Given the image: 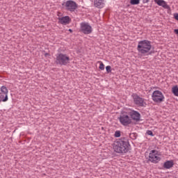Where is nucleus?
Here are the masks:
<instances>
[{"mask_svg": "<svg viewBox=\"0 0 178 178\" xmlns=\"http://www.w3.org/2000/svg\"><path fill=\"white\" fill-rule=\"evenodd\" d=\"M9 98L8 97V95H3V93H0V102H8Z\"/></svg>", "mask_w": 178, "mask_h": 178, "instance_id": "nucleus-15", "label": "nucleus"}, {"mask_svg": "<svg viewBox=\"0 0 178 178\" xmlns=\"http://www.w3.org/2000/svg\"><path fill=\"white\" fill-rule=\"evenodd\" d=\"M58 22L60 24H69L70 23V17L69 16L59 17Z\"/></svg>", "mask_w": 178, "mask_h": 178, "instance_id": "nucleus-13", "label": "nucleus"}, {"mask_svg": "<svg viewBox=\"0 0 178 178\" xmlns=\"http://www.w3.org/2000/svg\"><path fill=\"white\" fill-rule=\"evenodd\" d=\"M134 102L138 106H144V105H145L144 99L140 97L138 95H134Z\"/></svg>", "mask_w": 178, "mask_h": 178, "instance_id": "nucleus-10", "label": "nucleus"}, {"mask_svg": "<svg viewBox=\"0 0 178 178\" xmlns=\"http://www.w3.org/2000/svg\"><path fill=\"white\" fill-rule=\"evenodd\" d=\"M69 31H70V33H72L73 31L72 29H69Z\"/></svg>", "mask_w": 178, "mask_h": 178, "instance_id": "nucleus-26", "label": "nucleus"}, {"mask_svg": "<svg viewBox=\"0 0 178 178\" xmlns=\"http://www.w3.org/2000/svg\"><path fill=\"white\" fill-rule=\"evenodd\" d=\"M151 49H152V45L150 41L145 40L138 42L137 51L141 56H148V55H151V54H152Z\"/></svg>", "mask_w": 178, "mask_h": 178, "instance_id": "nucleus-2", "label": "nucleus"}, {"mask_svg": "<svg viewBox=\"0 0 178 178\" xmlns=\"http://www.w3.org/2000/svg\"><path fill=\"white\" fill-rule=\"evenodd\" d=\"M80 30L83 34H91L92 26L88 22H83L80 24Z\"/></svg>", "mask_w": 178, "mask_h": 178, "instance_id": "nucleus-6", "label": "nucleus"}, {"mask_svg": "<svg viewBox=\"0 0 178 178\" xmlns=\"http://www.w3.org/2000/svg\"><path fill=\"white\" fill-rule=\"evenodd\" d=\"M111 65H108L106 67V70L107 72V73H111L112 72V70H111Z\"/></svg>", "mask_w": 178, "mask_h": 178, "instance_id": "nucleus-21", "label": "nucleus"}, {"mask_svg": "<svg viewBox=\"0 0 178 178\" xmlns=\"http://www.w3.org/2000/svg\"><path fill=\"white\" fill-rule=\"evenodd\" d=\"M79 8V5L73 0H67L65 2V9L69 12H74Z\"/></svg>", "mask_w": 178, "mask_h": 178, "instance_id": "nucleus-8", "label": "nucleus"}, {"mask_svg": "<svg viewBox=\"0 0 178 178\" xmlns=\"http://www.w3.org/2000/svg\"><path fill=\"white\" fill-rule=\"evenodd\" d=\"M115 137L116 138H119L120 137L121 134H120V131H115V134H114Z\"/></svg>", "mask_w": 178, "mask_h": 178, "instance_id": "nucleus-22", "label": "nucleus"}, {"mask_svg": "<svg viewBox=\"0 0 178 178\" xmlns=\"http://www.w3.org/2000/svg\"><path fill=\"white\" fill-rule=\"evenodd\" d=\"M161 154L156 149H152L149 154V161L152 163H159L161 161Z\"/></svg>", "mask_w": 178, "mask_h": 178, "instance_id": "nucleus-5", "label": "nucleus"}, {"mask_svg": "<svg viewBox=\"0 0 178 178\" xmlns=\"http://www.w3.org/2000/svg\"><path fill=\"white\" fill-rule=\"evenodd\" d=\"M155 3H157L159 6H162L164 9H169L170 8L169 5L164 0H154Z\"/></svg>", "mask_w": 178, "mask_h": 178, "instance_id": "nucleus-11", "label": "nucleus"}, {"mask_svg": "<svg viewBox=\"0 0 178 178\" xmlns=\"http://www.w3.org/2000/svg\"><path fill=\"white\" fill-rule=\"evenodd\" d=\"M152 99L156 104H161L165 101V96L161 90H154L152 94Z\"/></svg>", "mask_w": 178, "mask_h": 178, "instance_id": "nucleus-4", "label": "nucleus"}, {"mask_svg": "<svg viewBox=\"0 0 178 178\" xmlns=\"http://www.w3.org/2000/svg\"><path fill=\"white\" fill-rule=\"evenodd\" d=\"M174 165L175 163L173 162V160H168L164 162L163 168L164 169H170L171 168H173Z\"/></svg>", "mask_w": 178, "mask_h": 178, "instance_id": "nucleus-14", "label": "nucleus"}, {"mask_svg": "<svg viewBox=\"0 0 178 178\" xmlns=\"http://www.w3.org/2000/svg\"><path fill=\"white\" fill-rule=\"evenodd\" d=\"M129 138L131 140H136L137 138V134L132 133L129 134Z\"/></svg>", "mask_w": 178, "mask_h": 178, "instance_id": "nucleus-18", "label": "nucleus"}, {"mask_svg": "<svg viewBox=\"0 0 178 178\" xmlns=\"http://www.w3.org/2000/svg\"><path fill=\"white\" fill-rule=\"evenodd\" d=\"M174 33L178 35V29L174 30Z\"/></svg>", "mask_w": 178, "mask_h": 178, "instance_id": "nucleus-25", "label": "nucleus"}, {"mask_svg": "<svg viewBox=\"0 0 178 178\" xmlns=\"http://www.w3.org/2000/svg\"><path fill=\"white\" fill-rule=\"evenodd\" d=\"M130 143L125 138L117 139L113 143V149L117 154H126L129 151Z\"/></svg>", "mask_w": 178, "mask_h": 178, "instance_id": "nucleus-1", "label": "nucleus"}, {"mask_svg": "<svg viewBox=\"0 0 178 178\" xmlns=\"http://www.w3.org/2000/svg\"><path fill=\"white\" fill-rule=\"evenodd\" d=\"M143 3H148V2H149V0H143Z\"/></svg>", "mask_w": 178, "mask_h": 178, "instance_id": "nucleus-24", "label": "nucleus"}, {"mask_svg": "<svg viewBox=\"0 0 178 178\" xmlns=\"http://www.w3.org/2000/svg\"><path fill=\"white\" fill-rule=\"evenodd\" d=\"M8 88H6V86H1L0 94H3L6 95H8Z\"/></svg>", "mask_w": 178, "mask_h": 178, "instance_id": "nucleus-16", "label": "nucleus"}, {"mask_svg": "<svg viewBox=\"0 0 178 178\" xmlns=\"http://www.w3.org/2000/svg\"><path fill=\"white\" fill-rule=\"evenodd\" d=\"M56 65H60V66H66L68 63H70V58L67 54H58L56 56Z\"/></svg>", "mask_w": 178, "mask_h": 178, "instance_id": "nucleus-3", "label": "nucleus"}, {"mask_svg": "<svg viewBox=\"0 0 178 178\" xmlns=\"http://www.w3.org/2000/svg\"><path fill=\"white\" fill-rule=\"evenodd\" d=\"M129 115L131 119H132V120H134V122H140V119L141 118V114H140L138 111L131 110L129 113Z\"/></svg>", "mask_w": 178, "mask_h": 178, "instance_id": "nucleus-9", "label": "nucleus"}, {"mask_svg": "<svg viewBox=\"0 0 178 178\" xmlns=\"http://www.w3.org/2000/svg\"><path fill=\"white\" fill-rule=\"evenodd\" d=\"M172 92L175 97H178V87L175 86L172 88Z\"/></svg>", "mask_w": 178, "mask_h": 178, "instance_id": "nucleus-17", "label": "nucleus"}, {"mask_svg": "<svg viewBox=\"0 0 178 178\" xmlns=\"http://www.w3.org/2000/svg\"><path fill=\"white\" fill-rule=\"evenodd\" d=\"M99 63H100L99 69H100V70H105V65H104V63L99 61Z\"/></svg>", "mask_w": 178, "mask_h": 178, "instance_id": "nucleus-19", "label": "nucleus"}, {"mask_svg": "<svg viewBox=\"0 0 178 178\" xmlns=\"http://www.w3.org/2000/svg\"><path fill=\"white\" fill-rule=\"evenodd\" d=\"M131 5H138L140 3V0H131Z\"/></svg>", "mask_w": 178, "mask_h": 178, "instance_id": "nucleus-20", "label": "nucleus"}, {"mask_svg": "<svg viewBox=\"0 0 178 178\" xmlns=\"http://www.w3.org/2000/svg\"><path fill=\"white\" fill-rule=\"evenodd\" d=\"M118 120L122 126H129V124H131V118L127 114L120 115Z\"/></svg>", "mask_w": 178, "mask_h": 178, "instance_id": "nucleus-7", "label": "nucleus"}, {"mask_svg": "<svg viewBox=\"0 0 178 178\" xmlns=\"http://www.w3.org/2000/svg\"><path fill=\"white\" fill-rule=\"evenodd\" d=\"M94 6L98 9H102L105 6V1L104 0H95Z\"/></svg>", "mask_w": 178, "mask_h": 178, "instance_id": "nucleus-12", "label": "nucleus"}, {"mask_svg": "<svg viewBox=\"0 0 178 178\" xmlns=\"http://www.w3.org/2000/svg\"><path fill=\"white\" fill-rule=\"evenodd\" d=\"M147 136H151V137H154V133L151 130H147Z\"/></svg>", "mask_w": 178, "mask_h": 178, "instance_id": "nucleus-23", "label": "nucleus"}]
</instances>
